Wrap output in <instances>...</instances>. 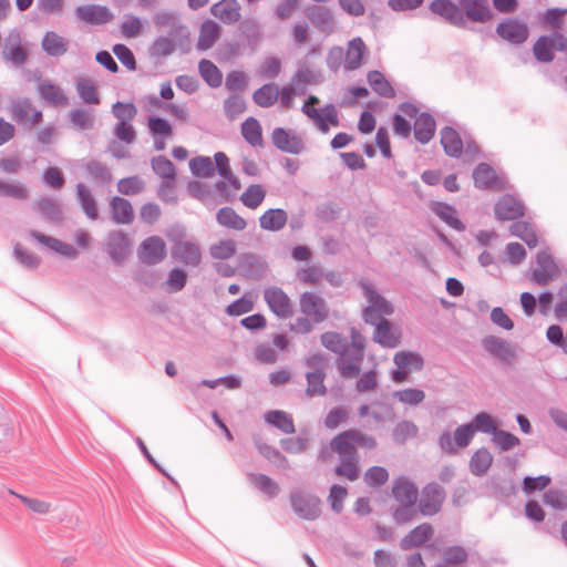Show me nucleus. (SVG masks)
I'll return each mask as SVG.
<instances>
[{"label":"nucleus","instance_id":"obj_1","mask_svg":"<svg viewBox=\"0 0 567 567\" xmlns=\"http://www.w3.org/2000/svg\"><path fill=\"white\" fill-rule=\"evenodd\" d=\"M358 446L367 450L377 447V441L372 435L365 434L359 430L350 429L336 435L329 444V447L321 449L319 458L326 461L332 452L337 453L340 460L336 466L334 473L353 482L360 476V455Z\"/></svg>","mask_w":567,"mask_h":567},{"label":"nucleus","instance_id":"obj_2","mask_svg":"<svg viewBox=\"0 0 567 567\" xmlns=\"http://www.w3.org/2000/svg\"><path fill=\"white\" fill-rule=\"evenodd\" d=\"M289 499L299 518L315 520L321 515V499L308 491L295 488L290 492Z\"/></svg>","mask_w":567,"mask_h":567},{"label":"nucleus","instance_id":"obj_3","mask_svg":"<svg viewBox=\"0 0 567 567\" xmlns=\"http://www.w3.org/2000/svg\"><path fill=\"white\" fill-rule=\"evenodd\" d=\"M393 362L396 365L391 374L395 383H403L409 380V373L412 371H421L424 365L422 355L413 351H399L393 357Z\"/></svg>","mask_w":567,"mask_h":567},{"label":"nucleus","instance_id":"obj_4","mask_svg":"<svg viewBox=\"0 0 567 567\" xmlns=\"http://www.w3.org/2000/svg\"><path fill=\"white\" fill-rule=\"evenodd\" d=\"M300 312L315 323L323 322L329 317V307L327 301L317 292L306 291L299 298Z\"/></svg>","mask_w":567,"mask_h":567},{"label":"nucleus","instance_id":"obj_5","mask_svg":"<svg viewBox=\"0 0 567 567\" xmlns=\"http://www.w3.org/2000/svg\"><path fill=\"white\" fill-rule=\"evenodd\" d=\"M474 435V425L470 423L464 424L454 431L453 436L450 432H443L439 437V445L447 454H455L457 449L468 446Z\"/></svg>","mask_w":567,"mask_h":567},{"label":"nucleus","instance_id":"obj_6","mask_svg":"<svg viewBox=\"0 0 567 567\" xmlns=\"http://www.w3.org/2000/svg\"><path fill=\"white\" fill-rule=\"evenodd\" d=\"M445 489L437 483L432 482L425 485L421 492L419 511L424 516L437 514L445 501Z\"/></svg>","mask_w":567,"mask_h":567},{"label":"nucleus","instance_id":"obj_7","mask_svg":"<svg viewBox=\"0 0 567 567\" xmlns=\"http://www.w3.org/2000/svg\"><path fill=\"white\" fill-rule=\"evenodd\" d=\"M42 117V112L35 110L29 99H18L11 104V118L29 131L38 125Z\"/></svg>","mask_w":567,"mask_h":567},{"label":"nucleus","instance_id":"obj_8","mask_svg":"<svg viewBox=\"0 0 567 567\" xmlns=\"http://www.w3.org/2000/svg\"><path fill=\"white\" fill-rule=\"evenodd\" d=\"M264 299L269 309L280 319L292 316V305L288 295L279 287L271 286L264 290Z\"/></svg>","mask_w":567,"mask_h":567},{"label":"nucleus","instance_id":"obj_9","mask_svg":"<svg viewBox=\"0 0 567 567\" xmlns=\"http://www.w3.org/2000/svg\"><path fill=\"white\" fill-rule=\"evenodd\" d=\"M429 9L432 13L440 16L447 23L465 28L466 20L460 4L454 3L452 0H433Z\"/></svg>","mask_w":567,"mask_h":567},{"label":"nucleus","instance_id":"obj_10","mask_svg":"<svg viewBox=\"0 0 567 567\" xmlns=\"http://www.w3.org/2000/svg\"><path fill=\"white\" fill-rule=\"evenodd\" d=\"M302 112L315 121L318 130L322 133L329 132V124L332 126L339 125L338 111L333 104H327L319 111L311 107L310 104L305 103Z\"/></svg>","mask_w":567,"mask_h":567},{"label":"nucleus","instance_id":"obj_11","mask_svg":"<svg viewBox=\"0 0 567 567\" xmlns=\"http://www.w3.org/2000/svg\"><path fill=\"white\" fill-rule=\"evenodd\" d=\"M482 347L492 357L504 363H512L516 359V351L507 340L489 334L482 339Z\"/></svg>","mask_w":567,"mask_h":567},{"label":"nucleus","instance_id":"obj_12","mask_svg":"<svg viewBox=\"0 0 567 567\" xmlns=\"http://www.w3.org/2000/svg\"><path fill=\"white\" fill-rule=\"evenodd\" d=\"M172 257L188 267H198L202 262V250L197 243L178 240L172 249Z\"/></svg>","mask_w":567,"mask_h":567},{"label":"nucleus","instance_id":"obj_13","mask_svg":"<svg viewBox=\"0 0 567 567\" xmlns=\"http://www.w3.org/2000/svg\"><path fill=\"white\" fill-rule=\"evenodd\" d=\"M496 33L513 44H522L528 38V27L525 22L508 18L497 25Z\"/></svg>","mask_w":567,"mask_h":567},{"label":"nucleus","instance_id":"obj_14","mask_svg":"<svg viewBox=\"0 0 567 567\" xmlns=\"http://www.w3.org/2000/svg\"><path fill=\"white\" fill-rule=\"evenodd\" d=\"M138 257L143 264L156 265L166 257V246L158 236H151L143 240L140 247Z\"/></svg>","mask_w":567,"mask_h":567},{"label":"nucleus","instance_id":"obj_15","mask_svg":"<svg viewBox=\"0 0 567 567\" xmlns=\"http://www.w3.org/2000/svg\"><path fill=\"white\" fill-rule=\"evenodd\" d=\"M465 20L486 23L493 18L488 0H458Z\"/></svg>","mask_w":567,"mask_h":567},{"label":"nucleus","instance_id":"obj_16","mask_svg":"<svg viewBox=\"0 0 567 567\" xmlns=\"http://www.w3.org/2000/svg\"><path fill=\"white\" fill-rule=\"evenodd\" d=\"M271 142L276 148L290 154H300L305 151L302 138L282 127H276L271 133Z\"/></svg>","mask_w":567,"mask_h":567},{"label":"nucleus","instance_id":"obj_17","mask_svg":"<svg viewBox=\"0 0 567 567\" xmlns=\"http://www.w3.org/2000/svg\"><path fill=\"white\" fill-rule=\"evenodd\" d=\"M75 16L81 21L93 25L105 24L114 18L109 8L99 4L79 6L75 8Z\"/></svg>","mask_w":567,"mask_h":567},{"label":"nucleus","instance_id":"obj_18","mask_svg":"<svg viewBox=\"0 0 567 567\" xmlns=\"http://www.w3.org/2000/svg\"><path fill=\"white\" fill-rule=\"evenodd\" d=\"M130 239L123 230H112L107 236L106 251L112 260L121 264L130 252Z\"/></svg>","mask_w":567,"mask_h":567},{"label":"nucleus","instance_id":"obj_19","mask_svg":"<svg viewBox=\"0 0 567 567\" xmlns=\"http://www.w3.org/2000/svg\"><path fill=\"white\" fill-rule=\"evenodd\" d=\"M238 270L247 279L259 280L267 272V264L256 255L247 254L240 258Z\"/></svg>","mask_w":567,"mask_h":567},{"label":"nucleus","instance_id":"obj_20","mask_svg":"<svg viewBox=\"0 0 567 567\" xmlns=\"http://www.w3.org/2000/svg\"><path fill=\"white\" fill-rule=\"evenodd\" d=\"M523 215V204L512 195H504L495 205V216L499 220H513Z\"/></svg>","mask_w":567,"mask_h":567},{"label":"nucleus","instance_id":"obj_21","mask_svg":"<svg viewBox=\"0 0 567 567\" xmlns=\"http://www.w3.org/2000/svg\"><path fill=\"white\" fill-rule=\"evenodd\" d=\"M214 17L225 24H234L241 18L240 4L237 0H221L210 8Z\"/></svg>","mask_w":567,"mask_h":567},{"label":"nucleus","instance_id":"obj_22","mask_svg":"<svg viewBox=\"0 0 567 567\" xmlns=\"http://www.w3.org/2000/svg\"><path fill=\"white\" fill-rule=\"evenodd\" d=\"M20 42V34L12 32L7 38L2 49L3 59L16 66L22 65L28 58L27 51L21 47Z\"/></svg>","mask_w":567,"mask_h":567},{"label":"nucleus","instance_id":"obj_23","mask_svg":"<svg viewBox=\"0 0 567 567\" xmlns=\"http://www.w3.org/2000/svg\"><path fill=\"white\" fill-rule=\"evenodd\" d=\"M392 494L400 504L415 505L417 499L415 484L404 476L394 480Z\"/></svg>","mask_w":567,"mask_h":567},{"label":"nucleus","instance_id":"obj_24","mask_svg":"<svg viewBox=\"0 0 567 567\" xmlns=\"http://www.w3.org/2000/svg\"><path fill=\"white\" fill-rule=\"evenodd\" d=\"M34 209L45 221L61 223L63 220V210L58 200L51 197H42L33 204Z\"/></svg>","mask_w":567,"mask_h":567},{"label":"nucleus","instance_id":"obj_25","mask_svg":"<svg viewBox=\"0 0 567 567\" xmlns=\"http://www.w3.org/2000/svg\"><path fill=\"white\" fill-rule=\"evenodd\" d=\"M373 340L384 348L392 349L400 344V332L385 319L374 328Z\"/></svg>","mask_w":567,"mask_h":567},{"label":"nucleus","instance_id":"obj_26","mask_svg":"<svg viewBox=\"0 0 567 567\" xmlns=\"http://www.w3.org/2000/svg\"><path fill=\"white\" fill-rule=\"evenodd\" d=\"M433 535V527L429 523H423L413 528L405 537L400 542L402 550H410L413 547L422 546Z\"/></svg>","mask_w":567,"mask_h":567},{"label":"nucleus","instance_id":"obj_27","mask_svg":"<svg viewBox=\"0 0 567 567\" xmlns=\"http://www.w3.org/2000/svg\"><path fill=\"white\" fill-rule=\"evenodd\" d=\"M307 17L321 32L331 33L334 29V19L331 12L324 7L313 6L309 8Z\"/></svg>","mask_w":567,"mask_h":567},{"label":"nucleus","instance_id":"obj_28","mask_svg":"<svg viewBox=\"0 0 567 567\" xmlns=\"http://www.w3.org/2000/svg\"><path fill=\"white\" fill-rule=\"evenodd\" d=\"M441 144L447 156L460 157L463 153V141L460 134L450 126H445L440 132Z\"/></svg>","mask_w":567,"mask_h":567},{"label":"nucleus","instance_id":"obj_29","mask_svg":"<svg viewBox=\"0 0 567 567\" xmlns=\"http://www.w3.org/2000/svg\"><path fill=\"white\" fill-rule=\"evenodd\" d=\"M112 219L115 224L127 225L134 219V212L131 203L123 197H114L110 203Z\"/></svg>","mask_w":567,"mask_h":567},{"label":"nucleus","instance_id":"obj_30","mask_svg":"<svg viewBox=\"0 0 567 567\" xmlns=\"http://www.w3.org/2000/svg\"><path fill=\"white\" fill-rule=\"evenodd\" d=\"M30 236L38 240L39 243L45 245L50 249L61 254L62 256H65L68 258H75L78 256V251L72 245L66 244L60 239L47 236L37 230H31Z\"/></svg>","mask_w":567,"mask_h":567},{"label":"nucleus","instance_id":"obj_31","mask_svg":"<svg viewBox=\"0 0 567 567\" xmlns=\"http://www.w3.org/2000/svg\"><path fill=\"white\" fill-rule=\"evenodd\" d=\"M435 120L429 113H421L414 122V137L421 144L429 143L435 133Z\"/></svg>","mask_w":567,"mask_h":567},{"label":"nucleus","instance_id":"obj_32","mask_svg":"<svg viewBox=\"0 0 567 567\" xmlns=\"http://www.w3.org/2000/svg\"><path fill=\"white\" fill-rule=\"evenodd\" d=\"M288 220L287 213L281 208H270L259 217L260 228L268 231L281 230Z\"/></svg>","mask_w":567,"mask_h":567},{"label":"nucleus","instance_id":"obj_33","mask_svg":"<svg viewBox=\"0 0 567 567\" xmlns=\"http://www.w3.org/2000/svg\"><path fill=\"white\" fill-rule=\"evenodd\" d=\"M321 344L329 351L339 355H348L350 352V346L348 339L341 333L334 331H327L320 337Z\"/></svg>","mask_w":567,"mask_h":567},{"label":"nucleus","instance_id":"obj_34","mask_svg":"<svg viewBox=\"0 0 567 567\" xmlns=\"http://www.w3.org/2000/svg\"><path fill=\"white\" fill-rule=\"evenodd\" d=\"M42 50L50 56H61L68 52L69 41L54 31H48L42 41Z\"/></svg>","mask_w":567,"mask_h":567},{"label":"nucleus","instance_id":"obj_35","mask_svg":"<svg viewBox=\"0 0 567 567\" xmlns=\"http://www.w3.org/2000/svg\"><path fill=\"white\" fill-rule=\"evenodd\" d=\"M367 51V47L361 38H354L348 43V50L344 58V68L347 70H357L362 64L363 54Z\"/></svg>","mask_w":567,"mask_h":567},{"label":"nucleus","instance_id":"obj_36","mask_svg":"<svg viewBox=\"0 0 567 567\" xmlns=\"http://www.w3.org/2000/svg\"><path fill=\"white\" fill-rule=\"evenodd\" d=\"M76 199L89 219L95 220L99 217L97 206L91 189L83 183L76 185Z\"/></svg>","mask_w":567,"mask_h":567},{"label":"nucleus","instance_id":"obj_37","mask_svg":"<svg viewBox=\"0 0 567 567\" xmlns=\"http://www.w3.org/2000/svg\"><path fill=\"white\" fill-rule=\"evenodd\" d=\"M220 27L213 20L205 21L199 31L197 49L206 51L210 49L220 37Z\"/></svg>","mask_w":567,"mask_h":567},{"label":"nucleus","instance_id":"obj_38","mask_svg":"<svg viewBox=\"0 0 567 567\" xmlns=\"http://www.w3.org/2000/svg\"><path fill=\"white\" fill-rule=\"evenodd\" d=\"M360 287L362 288L363 295L367 298L369 306H373L374 310L383 316H391L393 313L392 305L382 296H380L370 284L361 281Z\"/></svg>","mask_w":567,"mask_h":567},{"label":"nucleus","instance_id":"obj_39","mask_svg":"<svg viewBox=\"0 0 567 567\" xmlns=\"http://www.w3.org/2000/svg\"><path fill=\"white\" fill-rule=\"evenodd\" d=\"M217 223L225 228L241 231L247 227V221L231 207H223L216 214Z\"/></svg>","mask_w":567,"mask_h":567},{"label":"nucleus","instance_id":"obj_40","mask_svg":"<svg viewBox=\"0 0 567 567\" xmlns=\"http://www.w3.org/2000/svg\"><path fill=\"white\" fill-rule=\"evenodd\" d=\"M248 478L251 485L268 498H275L280 493L278 483L266 474L250 473Z\"/></svg>","mask_w":567,"mask_h":567},{"label":"nucleus","instance_id":"obj_41","mask_svg":"<svg viewBox=\"0 0 567 567\" xmlns=\"http://www.w3.org/2000/svg\"><path fill=\"white\" fill-rule=\"evenodd\" d=\"M474 184L480 189L494 188L498 184V179L494 168L486 164L481 163L473 172Z\"/></svg>","mask_w":567,"mask_h":567},{"label":"nucleus","instance_id":"obj_42","mask_svg":"<svg viewBox=\"0 0 567 567\" xmlns=\"http://www.w3.org/2000/svg\"><path fill=\"white\" fill-rule=\"evenodd\" d=\"M241 135L245 141L254 147H261L264 145L261 125L259 121L252 116L243 122Z\"/></svg>","mask_w":567,"mask_h":567},{"label":"nucleus","instance_id":"obj_43","mask_svg":"<svg viewBox=\"0 0 567 567\" xmlns=\"http://www.w3.org/2000/svg\"><path fill=\"white\" fill-rule=\"evenodd\" d=\"M0 196L24 202L29 199L30 192L27 185L21 182H8L0 178Z\"/></svg>","mask_w":567,"mask_h":567},{"label":"nucleus","instance_id":"obj_44","mask_svg":"<svg viewBox=\"0 0 567 567\" xmlns=\"http://www.w3.org/2000/svg\"><path fill=\"white\" fill-rule=\"evenodd\" d=\"M265 421L286 434L295 433V423L290 414L280 410L268 411Z\"/></svg>","mask_w":567,"mask_h":567},{"label":"nucleus","instance_id":"obj_45","mask_svg":"<svg viewBox=\"0 0 567 567\" xmlns=\"http://www.w3.org/2000/svg\"><path fill=\"white\" fill-rule=\"evenodd\" d=\"M279 97V87L274 83H267L257 89L252 94L254 102L261 107L272 106Z\"/></svg>","mask_w":567,"mask_h":567},{"label":"nucleus","instance_id":"obj_46","mask_svg":"<svg viewBox=\"0 0 567 567\" xmlns=\"http://www.w3.org/2000/svg\"><path fill=\"white\" fill-rule=\"evenodd\" d=\"M493 463V455L491 452L482 447L477 450L470 461V470L475 476H483Z\"/></svg>","mask_w":567,"mask_h":567},{"label":"nucleus","instance_id":"obj_47","mask_svg":"<svg viewBox=\"0 0 567 567\" xmlns=\"http://www.w3.org/2000/svg\"><path fill=\"white\" fill-rule=\"evenodd\" d=\"M198 72L210 87H219L221 85L223 73L212 61L206 59L200 60L198 63Z\"/></svg>","mask_w":567,"mask_h":567},{"label":"nucleus","instance_id":"obj_48","mask_svg":"<svg viewBox=\"0 0 567 567\" xmlns=\"http://www.w3.org/2000/svg\"><path fill=\"white\" fill-rule=\"evenodd\" d=\"M432 210L453 229L457 231L465 229V225L456 217V210L453 206L444 203H435Z\"/></svg>","mask_w":567,"mask_h":567},{"label":"nucleus","instance_id":"obj_49","mask_svg":"<svg viewBox=\"0 0 567 567\" xmlns=\"http://www.w3.org/2000/svg\"><path fill=\"white\" fill-rule=\"evenodd\" d=\"M419 427L414 422L403 420L393 427L392 437L398 444H404L408 440L416 437Z\"/></svg>","mask_w":567,"mask_h":567},{"label":"nucleus","instance_id":"obj_50","mask_svg":"<svg viewBox=\"0 0 567 567\" xmlns=\"http://www.w3.org/2000/svg\"><path fill=\"white\" fill-rule=\"evenodd\" d=\"M266 197V192L259 184H252L240 195L241 203L249 209L258 208Z\"/></svg>","mask_w":567,"mask_h":567},{"label":"nucleus","instance_id":"obj_51","mask_svg":"<svg viewBox=\"0 0 567 567\" xmlns=\"http://www.w3.org/2000/svg\"><path fill=\"white\" fill-rule=\"evenodd\" d=\"M368 82L372 90L383 97H392L394 96V90L389 83V81L384 78V75L379 71H370L368 73Z\"/></svg>","mask_w":567,"mask_h":567},{"label":"nucleus","instance_id":"obj_52","mask_svg":"<svg viewBox=\"0 0 567 567\" xmlns=\"http://www.w3.org/2000/svg\"><path fill=\"white\" fill-rule=\"evenodd\" d=\"M76 91L80 99L86 104H99L100 97L92 80L80 78L76 80Z\"/></svg>","mask_w":567,"mask_h":567},{"label":"nucleus","instance_id":"obj_53","mask_svg":"<svg viewBox=\"0 0 567 567\" xmlns=\"http://www.w3.org/2000/svg\"><path fill=\"white\" fill-rule=\"evenodd\" d=\"M152 169L163 181H175L176 169L174 164L165 156H156L151 161Z\"/></svg>","mask_w":567,"mask_h":567},{"label":"nucleus","instance_id":"obj_54","mask_svg":"<svg viewBox=\"0 0 567 567\" xmlns=\"http://www.w3.org/2000/svg\"><path fill=\"white\" fill-rule=\"evenodd\" d=\"M326 373L318 372H307V389L306 394L309 398L313 396H323L327 393V388L324 385Z\"/></svg>","mask_w":567,"mask_h":567},{"label":"nucleus","instance_id":"obj_55","mask_svg":"<svg viewBox=\"0 0 567 567\" xmlns=\"http://www.w3.org/2000/svg\"><path fill=\"white\" fill-rule=\"evenodd\" d=\"M39 91L41 96L49 103L55 106H64L68 104V97L64 95L63 91L52 84V83H42L39 86Z\"/></svg>","mask_w":567,"mask_h":567},{"label":"nucleus","instance_id":"obj_56","mask_svg":"<svg viewBox=\"0 0 567 567\" xmlns=\"http://www.w3.org/2000/svg\"><path fill=\"white\" fill-rule=\"evenodd\" d=\"M553 50L550 38H547V35H540L533 47L536 60L542 63H550L554 60L555 54Z\"/></svg>","mask_w":567,"mask_h":567},{"label":"nucleus","instance_id":"obj_57","mask_svg":"<svg viewBox=\"0 0 567 567\" xmlns=\"http://www.w3.org/2000/svg\"><path fill=\"white\" fill-rule=\"evenodd\" d=\"M362 360H359L353 354L343 355L338 359L337 365L341 373V375L346 379H353L360 374V363Z\"/></svg>","mask_w":567,"mask_h":567},{"label":"nucleus","instance_id":"obj_58","mask_svg":"<svg viewBox=\"0 0 567 567\" xmlns=\"http://www.w3.org/2000/svg\"><path fill=\"white\" fill-rule=\"evenodd\" d=\"M189 169L198 177H210L215 173V166L210 157L197 156L189 161Z\"/></svg>","mask_w":567,"mask_h":567},{"label":"nucleus","instance_id":"obj_59","mask_svg":"<svg viewBox=\"0 0 567 567\" xmlns=\"http://www.w3.org/2000/svg\"><path fill=\"white\" fill-rule=\"evenodd\" d=\"M90 177L97 184H107L112 181V174L107 166L99 161H91L85 165Z\"/></svg>","mask_w":567,"mask_h":567},{"label":"nucleus","instance_id":"obj_60","mask_svg":"<svg viewBox=\"0 0 567 567\" xmlns=\"http://www.w3.org/2000/svg\"><path fill=\"white\" fill-rule=\"evenodd\" d=\"M392 396L403 404L417 405L424 401L425 392L421 389L406 388L394 391Z\"/></svg>","mask_w":567,"mask_h":567},{"label":"nucleus","instance_id":"obj_61","mask_svg":"<svg viewBox=\"0 0 567 567\" xmlns=\"http://www.w3.org/2000/svg\"><path fill=\"white\" fill-rule=\"evenodd\" d=\"M145 188V183L140 176H130L118 181L117 190L126 196H133L142 193Z\"/></svg>","mask_w":567,"mask_h":567},{"label":"nucleus","instance_id":"obj_62","mask_svg":"<svg viewBox=\"0 0 567 567\" xmlns=\"http://www.w3.org/2000/svg\"><path fill=\"white\" fill-rule=\"evenodd\" d=\"M371 406L370 415L375 423H383L395 419V412L391 404L375 401L371 403Z\"/></svg>","mask_w":567,"mask_h":567},{"label":"nucleus","instance_id":"obj_63","mask_svg":"<svg viewBox=\"0 0 567 567\" xmlns=\"http://www.w3.org/2000/svg\"><path fill=\"white\" fill-rule=\"evenodd\" d=\"M209 252L214 259H228L236 254V243L233 239L219 240L210 246Z\"/></svg>","mask_w":567,"mask_h":567},{"label":"nucleus","instance_id":"obj_64","mask_svg":"<svg viewBox=\"0 0 567 567\" xmlns=\"http://www.w3.org/2000/svg\"><path fill=\"white\" fill-rule=\"evenodd\" d=\"M245 110H246V102L240 95L233 94L228 99H226L224 102L225 115L229 120H235L241 113H244Z\"/></svg>","mask_w":567,"mask_h":567}]
</instances>
